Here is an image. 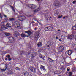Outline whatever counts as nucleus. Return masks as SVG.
I'll list each match as a JSON object with an SVG mask.
<instances>
[{
    "label": "nucleus",
    "instance_id": "35",
    "mask_svg": "<svg viewBox=\"0 0 76 76\" xmlns=\"http://www.w3.org/2000/svg\"><path fill=\"white\" fill-rule=\"evenodd\" d=\"M75 3H76V0H75L74 1L72 2V3L74 4H75Z\"/></svg>",
    "mask_w": 76,
    "mask_h": 76
},
{
    "label": "nucleus",
    "instance_id": "58",
    "mask_svg": "<svg viewBox=\"0 0 76 76\" xmlns=\"http://www.w3.org/2000/svg\"><path fill=\"white\" fill-rule=\"evenodd\" d=\"M8 60L7 58H6L5 60Z\"/></svg>",
    "mask_w": 76,
    "mask_h": 76
},
{
    "label": "nucleus",
    "instance_id": "64",
    "mask_svg": "<svg viewBox=\"0 0 76 76\" xmlns=\"http://www.w3.org/2000/svg\"><path fill=\"white\" fill-rule=\"evenodd\" d=\"M75 50H76V49H75Z\"/></svg>",
    "mask_w": 76,
    "mask_h": 76
},
{
    "label": "nucleus",
    "instance_id": "42",
    "mask_svg": "<svg viewBox=\"0 0 76 76\" xmlns=\"http://www.w3.org/2000/svg\"><path fill=\"white\" fill-rule=\"evenodd\" d=\"M43 70L44 71V72H46V69H45V68H44L43 69Z\"/></svg>",
    "mask_w": 76,
    "mask_h": 76
},
{
    "label": "nucleus",
    "instance_id": "14",
    "mask_svg": "<svg viewBox=\"0 0 76 76\" xmlns=\"http://www.w3.org/2000/svg\"><path fill=\"white\" fill-rule=\"evenodd\" d=\"M6 26L7 27H8V28H11L12 27V25L11 24L9 23H7L6 25Z\"/></svg>",
    "mask_w": 76,
    "mask_h": 76
},
{
    "label": "nucleus",
    "instance_id": "4",
    "mask_svg": "<svg viewBox=\"0 0 76 76\" xmlns=\"http://www.w3.org/2000/svg\"><path fill=\"white\" fill-rule=\"evenodd\" d=\"M9 39L10 43H13L15 42V39L12 37H9Z\"/></svg>",
    "mask_w": 76,
    "mask_h": 76
},
{
    "label": "nucleus",
    "instance_id": "20",
    "mask_svg": "<svg viewBox=\"0 0 76 76\" xmlns=\"http://www.w3.org/2000/svg\"><path fill=\"white\" fill-rule=\"evenodd\" d=\"M67 54H68V56H70L72 54V52L71 51H68L67 52Z\"/></svg>",
    "mask_w": 76,
    "mask_h": 76
},
{
    "label": "nucleus",
    "instance_id": "17",
    "mask_svg": "<svg viewBox=\"0 0 76 76\" xmlns=\"http://www.w3.org/2000/svg\"><path fill=\"white\" fill-rule=\"evenodd\" d=\"M39 57L40 58H42L43 60H45V59H44V58L45 57V56H43L41 54H40L39 55Z\"/></svg>",
    "mask_w": 76,
    "mask_h": 76
},
{
    "label": "nucleus",
    "instance_id": "38",
    "mask_svg": "<svg viewBox=\"0 0 76 76\" xmlns=\"http://www.w3.org/2000/svg\"><path fill=\"white\" fill-rule=\"evenodd\" d=\"M11 72L10 73H9V75H10V74H13V71H11Z\"/></svg>",
    "mask_w": 76,
    "mask_h": 76
},
{
    "label": "nucleus",
    "instance_id": "18",
    "mask_svg": "<svg viewBox=\"0 0 76 76\" xmlns=\"http://www.w3.org/2000/svg\"><path fill=\"white\" fill-rule=\"evenodd\" d=\"M6 69H7V66H5L4 67L3 69H1V72H5L6 70Z\"/></svg>",
    "mask_w": 76,
    "mask_h": 76
},
{
    "label": "nucleus",
    "instance_id": "12",
    "mask_svg": "<svg viewBox=\"0 0 76 76\" xmlns=\"http://www.w3.org/2000/svg\"><path fill=\"white\" fill-rule=\"evenodd\" d=\"M7 29V28L5 27V26H2L1 28H0V31H4V30H5V29Z\"/></svg>",
    "mask_w": 76,
    "mask_h": 76
},
{
    "label": "nucleus",
    "instance_id": "24",
    "mask_svg": "<svg viewBox=\"0 0 76 76\" xmlns=\"http://www.w3.org/2000/svg\"><path fill=\"white\" fill-rule=\"evenodd\" d=\"M21 36L22 37V38H25V37H26V35H25V34H22L21 35Z\"/></svg>",
    "mask_w": 76,
    "mask_h": 76
},
{
    "label": "nucleus",
    "instance_id": "30",
    "mask_svg": "<svg viewBox=\"0 0 76 76\" xmlns=\"http://www.w3.org/2000/svg\"><path fill=\"white\" fill-rule=\"evenodd\" d=\"M5 35L6 36H9V35H10V33H5Z\"/></svg>",
    "mask_w": 76,
    "mask_h": 76
},
{
    "label": "nucleus",
    "instance_id": "1",
    "mask_svg": "<svg viewBox=\"0 0 76 76\" xmlns=\"http://www.w3.org/2000/svg\"><path fill=\"white\" fill-rule=\"evenodd\" d=\"M13 26H14L16 28H19V27H20V26L19 22L16 21L13 23Z\"/></svg>",
    "mask_w": 76,
    "mask_h": 76
},
{
    "label": "nucleus",
    "instance_id": "63",
    "mask_svg": "<svg viewBox=\"0 0 76 76\" xmlns=\"http://www.w3.org/2000/svg\"><path fill=\"white\" fill-rule=\"evenodd\" d=\"M29 38H31V37H29Z\"/></svg>",
    "mask_w": 76,
    "mask_h": 76
},
{
    "label": "nucleus",
    "instance_id": "5",
    "mask_svg": "<svg viewBox=\"0 0 76 76\" xmlns=\"http://www.w3.org/2000/svg\"><path fill=\"white\" fill-rule=\"evenodd\" d=\"M53 5L58 7H60L61 6V4H60V2H57L56 3H54L53 4Z\"/></svg>",
    "mask_w": 76,
    "mask_h": 76
},
{
    "label": "nucleus",
    "instance_id": "43",
    "mask_svg": "<svg viewBox=\"0 0 76 76\" xmlns=\"http://www.w3.org/2000/svg\"><path fill=\"white\" fill-rule=\"evenodd\" d=\"M66 70L67 72H69L70 71V69L67 68Z\"/></svg>",
    "mask_w": 76,
    "mask_h": 76
},
{
    "label": "nucleus",
    "instance_id": "39",
    "mask_svg": "<svg viewBox=\"0 0 76 76\" xmlns=\"http://www.w3.org/2000/svg\"><path fill=\"white\" fill-rule=\"evenodd\" d=\"M7 53V52L6 51H3V54H6Z\"/></svg>",
    "mask_w": 76,
    "mask_h": 76
},
{
    "label": "nucleus",
    "instance_id": "28",
    "mask_svg": "<svg viewBox=\"0 0 76 76\" xmlns=\"http://www.w3.org/2000/svg\"><path fill=\"white\" fill-rule=\"evenodd\" d=\"M39 9L38 8L37 10H35L34 11V12H38V11H39Z\"/></svg>",
    "mask_w": 76,
    "mask_h": 76
},
{
    "label": "nucleus",
    "instance_id": "52",
    "mask_svg": "<svg viewBox=\"0 0 76 76\" xmlns=\"http://www.w3.org/2000/svg\"><path fill=\"white\" fill-rule=\"evenodd\" d=\"M50 47V46L49 45H47V47L48 48V47Z\"/></svg>",
    "mask_w": 76,
    "mask_h": 76
},
{
    "label": "nucleus",
    "instance_id": "21",
    "mask_svg": "<svg viewBox=\"0 0 76 76\" xmlns=\"http://www.w3.org/2000/svg\"><path fill=\"white\" fill-rule=\"evenodd\" d=\"M10 7L12 9V10L14 11V12H15V9L14 8V7L12 6V5L10 6Z\"/></svg>",
    "mask_w": 76,
    "mask_h": 76
},
{
    "label": "nucleus",
    "instance_id": "32",
    "mask_svg": "<svg viewBox=\"0 0 76 76\" xmlns=\"http://www.w3.org/2000/svg\"><path fill=\"white\" fill-rule=\"evenodd\" d=\"M6 57L9 58L10 57V55H7L6 56Z\"/></svg>",
    "mask_w": 76,
    "mask_h": 76
},
{
    "label": "nucleus",
    "instance_id": "19",
    "mask_svg": "<svg viewBox=\"0 0 76 76\" xmlns=\"http://www.w3.org/2000/svg\"><path fill=\"white\" fill-rule=\"evenodd\" d=\"M15 20V18H12L10 19V22H13V21Z\"/></svg>",
    "mask_w": 76,
    "mask_h": 76
},
{
    "label": "nucleus",
    "instance_id": "27",
    "mask_svg": "<svg viewBox=\"0 0 76 76\" xmlns=\"http://www.w3.org/2000/svg\"><path fill=\"white\" fill-rule=\"evenodd\" d=\"M15 69H16V70H19V71L20 70V68L18 67H16L15 68Z\"/></svg>",
    "mask_w": 76,
    "mask_h": 76
},
{
    "label": "nucleus",
    "instance_id": "23",
    "mask_svg": "<svg viewBox=\"0 0 76 76\" xmlns=\"http://www.w3.org/2000/svg\"><path fill=\"white\" fill-rule=\"evenodd\" d=\"M49 27H47L45 28L44 29L45 31H48Z\"/></svg>",
    "mask_w": 76,
    "mask_h": 76
},
{
    "label": "nucleus",
    "instance_id": "60",
    "mask_svg": "<svg viewBox=\"0 0 76 76\" xmlns=\"http://www.w3.org/2000/svg\"><path fill=\"white\" fill-rule=\"evenodd\" d=\"M37 1H39V0H37Z\"/></svg>",
    "mask_w": 76,
    "mask_h": 76
},
{
    "label": "nucleus",
    "instance_id": "31",
    "mask_svg": "<svg viewBox=\"0 0 76 76\" xmlns=\"http://www.w3.org/2000/svg\"><path fill=\"white\" fill-rule=\"evenodd\" d=\"M57 75H59V74H60V73H61V72H60L59 70L57 71Z\"/></svg>",
    "mask_w": 76,
    "mask_h": 76
},
{
    "label": "nucleus",
    "instance_id": "25",
    "mask_svg": "<svg viewBox=\"0 0 76 76\" xmlns=\"http://www.w3.org/2000/svg\"><path fill=\"white\" fill-rule=\"evenodd\" d=\"M35 56H34L33 55H32L31 56V60L32 61H33L34 60V58H35Z\"/></svg>",
    "mask_w": 76,
    "mask_h": 76
},
{
    "label": "nucleus",
    "instance_id": "40",
    "mask_svg": "<svg viewBox=\"0 0 76 76\" xmlns=\"http://www.w3.org/2000/svg\"><path fill=\"white\" fill-rule=\"evenodd\" d=\"M8 60L9 61H11V60H12V58H11L10 57L8 58Z\"/></svg>",
    "mask_w": 76,
    "mask_h": 76
},
{
    "label": "nucleus",
    "instance_id": "34",
    "mask_svg": "<svg viewBox=\"0 0 76 76\" xmlns=\"http://www.w3.org/2000/svg\"><path fill=\"white\" fill-rule=\"evenodd\" d=\"M48 60H50L53 61H53H54L53 60V59H52L51 58H50L48 57Z\"/></svg>",
    "mask_w": 76,
    "mask_h": 76
},
{
    "label": "nucleus",
    "instance_id": "55",
    "mask_svg": "<svg viewBox=\"0 0 76 76\" xmlns=\"http://www.w3.org/2000/svg\"><path fill=\"white\" fill-rule=\"evenodd\" d=\"M34 20L35 21H37V22H38V20H36L35 19Z\"/></svg>",
    "mask_w": 76,
    "mask_h": 76
},
{
    "label": "nucleus",
    "instance_id": "37",
    "mask_svg": "<svg viewBox=\"0 0 76 76\" xmlns=\"http://www.w3.org/2000/svg\"><path fill=\"white\" fill-rule=\"evenodd\" d=\"M0 18H1V19H2V18H3V16L1 14H0Z\"/></svg>",
    "mask_w": 76,
    "mask_h": 76
},
{
    "label": "nucleus",
    "instance_id": "11",
    "mask_svg": "<svg viewBox=\"0 0 76 76\" xmlns=\"http://www.w3.org/2000/svg\"><path fill=\"white\" fill-rule=\"evenodd\" d=\"M23 75L24 76H30L29 72L27 71L23 72Z\"/></svg>",
    "mask_w": 76,
    "mask_h": 76
},
{
    "label": "nucleus",
    "instance_id": "54",
    "mask_svg": "<svg viewBox=\"0 0 76 76\" xmlns=\"http://www.w3.org/2000/svg\"><path fill=\"white\" fill-rule=\"evenodd\" d=\"M56 39H58V37H56Z\"/></svg>",
    "mask_w": 76,
    "mask_h": 76
},
{
    "label": "nucleus",
    "instance_id": "15",
    "mask_svg": "<svg viewBox=\"0 0 76 76\" xmlns=\"http://www.w3.org/2000/svg\"><path fill=\"white\" fill-rule=\"evenodd\" d=\"M14 37H18L19 35V32H16L14 34Z\"/></svg>",
    "mask_w": 76,
    "mask_h": 76
},
{
    "label": "nucleus",
    "instance_id": "36",
    "mask_svg": "<svg viewBox=\"0 0 76 76\" xmlns=\"http://www.w3.org/2000/svg\"><path fill=\"white\" fill-rule=\"evenodd\" d=\"M41 67H40L41 69H43L45 67V66H42V65H41Z\"/></svg>",
    "mask_w": 76,
    "mask_h": 76
},
{
    "label": "nucleus",
    "instance_id": "41",
    "mask_svg": "<svg viewBox=\"0 0 76 76\" xmlns=\"http://www.w3.org/2000/svg\"><path fill=\"white\" fill-rule=\"evenodd\" d=\"M54 75H57V71H55L54 72Z\"/></svg>",
    "mask_w": 76,
    "mask_h": 76
},
{
    "label": "nucleus",
    "instance_id": "8",
    "mask_svg": "<svg viewBox=\"0 0 76 76\" xmlns=\"http://www.w3.org/2000/svg\"><path fill=\"white\" fill-rule=\"evenodd\" d=\"M54 31V28L52 26L49 27L48 31L51 32V31Z\"/></svg>",
    "mask_w": 76,
    "mask_h": 76
},
{
    "label": "nucleus",
    "instance_id": "16",
    "mask_svg": "<svg viewBox=\"0 0 76 76\" xmlns=\"http://www.w3.org/2000/svg\"><path fill=\"white\" fill-rule=\"evenodd\" d=\"M51 17L49 15H48L46 18V19H47V20H51Z\"/></svg>",
    "mask_w": 76,
    "mask_h": 76
},
{
    "label": "nucleus",
    "instance_id": "47",
    "mask_svg": "<svg viewBox=\"0 0 76 76\" xmlns=\"http://www.w3.org/2000/svg\"><path fill=\"white\" fill-rule=\"evenodd\" d=\"M55 15H58V12H56L55 13Z\"/></svg>",
    "mask_w": 76,
    "mask_h": 76
},
{
    "label": "nucleus",
    "instance_id": "10",
    "mask_svg": "<svg viewBox=\"0 0 76 76\" xmlns=\"http://www.w3.org/2000/svg\"><path fill=\"white\" fill-rule=\"evenodd\" d=\"M25 33H26L28 34V35L30 36L31 35H32L33 34V33L31 31L28 30V31H25Z\"/></svg>",
    "mask_w": 76,
    "mask_h": 76
},
{
    "label": "nucleus",
    "instance_id": "33",
    "mask_svg": "<svg viewBox=\"0 0 76 76\" xmlns=\"http://www.w3.org/2000/svg\"><path fill=\"white\" fill-rule=\"evenodd\" d=\"M63 17V15H61V16H59L58 17V19H60V18H61Z\"/></svg>",
    "mask_w": 76,
    "mask_h": 76
},
{
    "label": "nucleus",
    "instance_id": "22",
    "mask_svg": "<svg viewBox=\"0 0 76 76\" xmlns=\"http://www.w3.org/2000/svg\"><path fill=\"white\" fill-rule=\"evenodd\" d=\"M73 30H76V25H74L72 27Z\"/></svg>",
    "mask_w": 76,
    "mask_h": 76
},
{
    "label": "nucleus",
    "instance_id": "50",
    "mask_svg": "<svg viewBox=\"0 0 76 76\" xmlns=\"http://www.w3.org/2000/svg\"><path fill=\"white\" fill-rule=\"evenodd\" d=\"M66 17H67V16H64V17H63V19H65V18H66Z\"/></svg>",
    "mask_w": 76,
    "mask_h": 76
},
{
    "label": "nucleus",
    "instance_id": "9",
    "mask_svg": "<svg viewBox=\"0 0 76 76\" xmlns=\"http://www.w3.org/2000/svg\"><path fill=\"white\" fill-rule=\"evenodd\" d=\"M74 37V35H69L67 37L68 39H72Z\"/></svg>",
    "mask_w": 76,
    "mask_h": 76
},
{
    "label": "nucleus",
    "instance_id": "49",
    "mask_svg": "<svg viewBox=\"0 0 76 76\" xmlns=\"http://www.w3.org/2000/svg\"><path fill=\"white\" fill-rule=\"evenodd\" d=\"M35 23V22L34 21H32L31 22V23H32H32Z\"/></svg>",
    "mask_w": 76,
    "mask_h": 76
},
{
    "label": "nucleus",
    "instance_id": "59",
    "mask_svg": "<svg viewBox=\"0 0 76 76\" xmlns=\"http://www.w3.org/2000/svg\"><path fill=\"white\" fill-rule=\"evenodd\" d=\"M30 53H28V55L30 54Z\"/></svg>",
    "mask_w": 76,
    "mask_h": 76
},
{
    "label": "nucleus",
    "instance_id": "29",
    "mask_svg": "<svg viewBox=\"0 0 76 76\" xmlns=\"http://www.w3.org/2000/svg\"><path fill=\"white\" fill-rule=\"evenodd\" d=\"M47 43L48 44H49V45H51V43L50 41H48Z\"/></svg>",
    "mask_w": 76,
    "mask_h": 76
},
{
    "label": "nucleus",
    "instance_id": "48",
    "mask_svg": "<svg viewBox=\"0 0 76 76\" xmlns=\"http://www.w3.org/2000/svg\"><path fill=\"white\" fill-rule=\"evenodd\" d=\"M38 72L39 73H40V74H41V75L42 74V73H41V72L39 70V71H38Z\"/></svg>",
    "mask_w": 76,
    "mask_h": 76
},
{
    "label": "nucleus",
    "instance_id": "13",
    "mask_svg": "<svg viewBox=\"0 0 76 76\" xmlns=\"http://www.w3.org/2000/svg\"><path fill=\"white\" fill-rule=\"evenodd\" d=\"M38 47H42V43L41 42H39L37 45Z\"/></svg>",
    "mask_w": 76,
    "mask_h": 76
},
{
    "label": "nucleus",
    "instance_id": "61",
    "mask_svg": "<svg viewBox=\"0 0 76 76\" xmlns=\"http://www.w3.org/2000/svg\"><path fill=\"white\" fill-rule=\"evenodd\" d=\"M62 63H63V64H64V62H62Z\"/></svg>",
    "mask_w": 76,
    "mask_h": 76
},
{
    "label": "nucleus",
    "instance_id": "3",
    "mask_svg": "<svg viewBox=\"0 0 76 76\" xmlns=\"http://www.w3.org/2000/svg\"><path fill=\"white\" fill-rule=\"evenodd\" d=\"M39 31H37L36 32V35L34 37V38L36 39H37V40H38V38H39Z\"/></svg>",
    "mask_w": 76,
    "mask_h": 76
},
{
    "label": "nucleus",
    "instance_id": "53",
    "mask_svg": "<svg viewBox=\"0 0 76 76\" xmlns=\"http://www.w3.org/2000/svg\"><path fill=\"white\" fill-rule=\"evenodd\" d=\"M59 41H61V40L60 39H58Z\"/></svg>",
    "mask_w": 76,
    "mask_h": 76
},
{
    "label": "nucleus",
    "instance_id": "44",
    "mask_svg": "<svg viewBox=\"0 0 76 76\" xmlns=\"http://www.w3.org/2000/svg\"><path fill=\"white\" fill-rule=\"evenodd\" d=\"M38 29V28L37 27H35V29H34V30H35V31H36V30H37Z\"/></svg>",
    "mask_w": 76,
    "mask_h": 76
},
{
    "label": "nucleus",
    "instance_id": "56",
    "mask_svg": "<svg viewBox=\"0 0 76 76\" xmlns=\"http://www.w3.org/2000/svg\"><path fill=\"white\" fill-rule=\"evenodd\" d=\"M39 0L40 1H42L43 0Z\"/></svg>",
    "mask_w": 76,
    "mask_h": 76
},
{
    "label": "nucleus",
    "instance_id": "57",
    "mask_svg": "<svg viewBox=\"0 0 76 76\" xmlns=\"http://www.w3.org/2000/svg\"><path fill=\"white\" fill-rule=\"evenodd\" d=\"M60 31V30H58V31Z\"/></svg>",
    "mask_w": 76,
    "mask_h": 76
},
{
    "label": "nucleus",
    "instance_id": "7",
    "mask_svg": "<svg viewBox=\"0 0 76 76\" xmlns=\"http://www.w3.org/2000/svg\"><path fill=\"white\" fill-rule=\"evenodd\" d=\"M31 71L33 73H35L36 72V68L33 67H31L30 68Z\"/></svg>",
    "mask_w": 76,
    "mask_h": 76
},
{
    "label": "nucleus",
    "instance_id": "6",
    "mask_svg": "<svg viewBox=\"0 0 76 76\" xmlns=\"http://www.w3.org/2000/svg\"><path fill=\"white\" fill-rule=\"evenodd\" d=\"M59 52L61 53L63 52V50H64V48L62 46H61L59 47Z\"/></svg>",
    "mask_w": 76,
    "mask_h": 76
},
{
    "label": "nucleus",
    "instance_id": "62",
    "mask_svg": "<svg viewBox=\"0 0 76 76\" xmlns=\"http://www.w3.org/2000/svg\"><path fill=\"white\" fill-rule=\"evenodd\" d=\"M75 60L76 61V58H75Z\"/></svg>",
    "mask_w": 76,
    "mask_h": 76
},
{
    "label": "nucleus",
    "instance_id": "45",
    "mask_svg": "<svg viewBox=\"0 0 76 76\" xmlns=\"http://www.w3.org/2000/svg\"><path fill=\"white\" fill-rule=\"evenodd\" d=\"M30 8H31V9H34V8H33V7H32V6H31V7H30Z\"/></svg>",
    "mask_w": 76,
    "mask_h": 76
},
{
    "label": "nucleus",
    "instance_id": "46",
    "mask_svg": "<svg viewBox=\"0 0 76 76\" xmlns=\"http://www.w3.org/2000/svg\"><path fill=\"white\" fill-rule=\"evenodd\" d=\"M3 16H4V17H5V18H7V16L5 15L4 14L3 15Z\"/></svg>",
    "mask_w": 76,
    "mask_h": 76
},
{
    "label": "nucleus",
    "instance_id": "2",
    "mask_svg": "<svg viewBox=\"0 0 76 76\" xmlns=\"http://www.w3.org/2000/svg\"><path fill=\"white\" fill-rule=\"evenodd\" d=\"M18 19L20 21H23V20H24L26 19V18L23 16H19Z\"/></svg>",
    "mask_w": 76,
    "mask_h": 76
},
{
    "label": "nucleus",
    "instance_id": "26",
    "mask_svg": "<svg viewBox=\"0 0 76 76\" xmlns=\"http://www.w3.org/2000/svg\"><path fill=\"white\" fill-rule=\"evenodd\" d=\"M68 74L69 76H72V72H69Z\"/></svg>",
    "mask_w": 76,
    "mask_h": 76
},
{
    "label": "nucleus",
    "instance_id": "51",
    "mask_svg": "<svg viewBox=\"0 0 76 76\" xmlns=\"http://www.w3.org/2000/svg\"><path fill=\"white\" fill-rule=\"evenodd\" d=\"M24 53V51H22L21 52V54L22 55V54H23V53Z\"/></svg>",
    "mask_w": 76,
    "mask_h": 76
}]
</instances>
